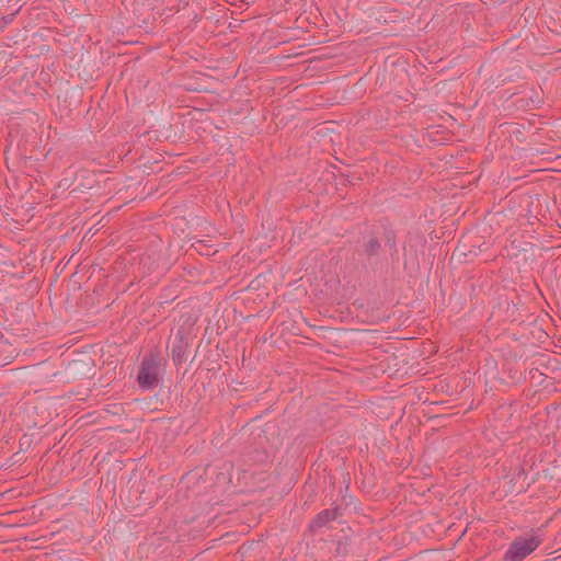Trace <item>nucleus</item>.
<instances>
[{"label": "nucleus", "instance_id": "1", "mask_svg": "<svg viewBox=\"0 0 561 561\" xmlns=\"http://www.w3.org/2000/svg\"><path fill=\"white\" fill-rule=\"evenodd\" d=\"M541 540L538 536L516 538L505 553V561H522L537 549Z\"/></svg>", "mask_w": 561, "mask_h": 561}, {"label": "nucleus", "instance_id": "2", "mask_svg": "<svg viewBox=\"0 0 561 561\" xmlns=\"http://www.w3.org/2000/svg\"><path fill=\"white\" fill-rule=\"evenodd\" d=\"M159 375V364L154 358H145L139 374L138 383L144 389H152L157 386Z\"/></svg>", "mask_w": 561, "mask_h": 561}, {"label": "nucleus", "instance_id": "3", "mask_svg": "<svg viewBox=\"0 0 561 561\" xmlns=\"http://www.w3.org/2000/svg\"><path fill=\"white\" fill-rule=\"evenodd\" d=\"M336 516V510H324L317 515V517L312 520L310 527L311 529L322 527L327 525L329 522L334 520Z\"/></svg>", "mask_w": 561, "mask_h": 561}]
</instances>
